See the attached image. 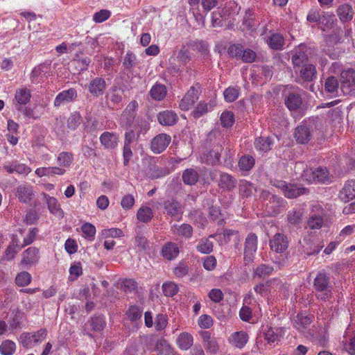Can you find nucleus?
<instances>
[{
	"label": "nucleus",
	"mask_w": 355,
	"mask_h": 355,
	"mask_svg": "<svg viewBox=\"0 0 355 355\" xmlns=\"http://www.w3.org/2000/svg\"><path fill=\"white\" fill-rule=\"evenodd\" d=\"M304 92L297 86L286 85L282 90L284 104L290 111L302 108Z\"/></svg>",
	"instance_id": "obj_1"
},
{
	"label": "nucleus",
	"mask_w": 355,
	"mask_h": 355,
	"mask_svg": "<svg viewBox=\"0 0 355 355\" xmlns=\"http://www.w3.org/2000/svg\"><path fill=\"white\" fill-rule=\"evenodd\" d=\"M313 288L318 300L326 302L333 296L329 277L324 272H320L318 273L313 281Z\"/></svg>",
	"instance_id": "obj_2"
},
{
	"label": "nucleus",
	"mask_w": 355,
	"mask_h": 355,
	"mask_svg": "<svg viewBox=\"0 0 355 355\" xmlns=\"http://www.w3.org/2000/svg\"><path fill=\"white\" fill-rule=\"evenodd\" d=\"M201 93L200 85L197 83L193 86H191L187 91L183 98L180 103V108L182 111H188L191 110L195 103L198 99V96Z\"/></svg>",
	"instance_id": "obj_3"
},
{
	"label": "nucleus",
	"mask_w": 355,
	"mask_h": 355,
	"mask_svg": "<svg viewBox=\"0 0 355 355\" xmlns=\"http://www.w3.org/2000/svg\"><path fill=\"white\" fill-rule=\"evenodd\" d=\"M340 89L345 94L355 91V70L348 69L340 73Z\"/></svg>",
	"instance_id": "obj_4"
},
{
	"label": "nucleus",
	"mask_w": 355,
	"mask_h": 355,
	"mask_svg": "<svg viewBox=\"0 0 355 355\" xmlns=\"http://www.w3.org/2000/svg\"><path fill=\"white\" fill-rule=\"evenodd\" d=\"M46 337V329H40L36 332L23 333L20 336V341L23 346L26 348H31L35 344L42 342Z\"/></svg>",
	"instance_id": "obj_5"
},
{
	"label": "nucleus",
	"mask_w": 355,
	"mask_h": 355,
	"mask_svg": "<svg viewBox=\"0 0 355 355\" xmlns=\"http://www.w3.org/2000/svg\"><path fill=\"white\" fill-rule=\"evenodd\" d=\"M309 182L325 183L329 180V173L325 167H318L313 171H304L303 175Z\"/></svg>",
	"instance_id": "obj_6"
},
{
	"label": "nucleus",
	"mask_w": 355,
	"mask_h": 355,
	"mask_svg": "<svg viewBox=\"0 0 355 355\" xmlns=\"http://www.w3.org/2000/svg\"><path fill=\"white\" fill-rule=\"evenodd\" d=\"M295 73L298 75L295 82L302 84V82H312L317 76V70L315 67L309 63L298 69H295Z\"/></svg>",
	"instance_id": "obj_7"
},
{
	"label": "nucleus",
	"mask_w": 355,
	"mask_h": 355,
	"mask_svg": "<svg viewBox=\"0 0 355 355\" xmlns=\"http://www.w3.org/2000/svg\"><path fill=\"white\" fill-rule=\"evenodd\" d=\"M171 141V137L165 133H161L153 138L150 142V150L155 154L164 152Z\"/></svg>",
	"instance_id": "obj_8"
},
{
	"label": "nucleus",
	"mask_w": 355,
	"mask_h": 355,
	"mask_svg": "<svg viewBox=\"0 0 355 355\" xmlns=\"http://www.w3.org/2000/svg\"><path fill=\"white\" fill-rule=\"evenodd\" d=\"M39 258V250L35 247H30L23 252L20 265L28 269L36 264Z\"/></svg>",
	"instance_id": "obj_9"
},
{
	"label": "nucleus",
	"mask_w": 355,
	"mask_h": 355,
	"mask_svg": "<svg viewBox=\"0 0 355 355\" xmlns=\"http://www.w3.org/2000/svg\"><path fill=\"white\" fill-rule=\"evenodd\" d=\"M270 249L277 252L282 254L288 247V241L284 234L277 233L270 241Z\"/></svg>",
	"instance_id": "obj_10"
},
{
	"label": "nucleus",
	"mask_w": 355,
	"mask_h": 355,
	"mask_svg": "<svg viewBox=\"0 0 355 355\" xmlns=\"http://www.w3.org/2000/svg\"><path fill=\"white\" fill-rule=\"evenodd\" d=\"M15 196L21 202L27 204L33 199L35 193L32 186L22 184L16 188Z\"/></svg>",
	"instance_id": "obj_11"
},
{
	"label": "nucleus",
	"mask_w": 355,
	"mask_h": 355,
	"mask_svg": "<svg viewBox=\"0 0 355 355\" xmlns=\"http://www.w3.org/2000/svg\"><path fill=\"white\" fill-rule=\"evenodd\" d=\"M163 206L166 214L172 218L180 217L183 212L181 204L173 198L164 200Z\"/></svg>",
	"instance_id": "obj_12"
},
{
	"label": "nucleus",
	"mask_w": 355,
	"mask_h": 355,
	"mask_svg": "<svg viewBox=\"0 0 355 355\" xmlns=\"http://www.w3.org/2000/svg\"><path fill=\"white\" fill-rule=\"evenodd\" d=\"M237 181L232 175L227 173H221L218 181L220 189L224 191H231L236 186Z\"/></svg>",
	"instance_id": "obj_13"
},
{
	"label": "nucleus",
	"mask_w": 355,
	"mask_h": 355,
	"mask_svg": "<svg viewBox=\"0 0 355 355\" xmlns=\"http://www.w3.org/2000/svg\"><path fill=\"white\" fill-rule=\"evenodd\" d=\"M339 198L345 202L355 198V180H347L339 193Z\"/></svg>",
	"instance_id": "obj_14"
},
{
	"label": "nucleus",
	"mask_w": 355,
	"mask_h": 355,
	"mask_svg": "<svg viewBox=\"0 0 355 355\" xmlns=\"http://www.w3.org/2000/svg\"><path fill=\"white\" fill-rule=\"evenodd\" d=\"M257 248V236L254 234H250L245 239V246L244 250V258L246 260L252 259V255L256 252Z\"/></svg>",
	"instance_id": "obj_15"
},
{
	"label": "nucleus",
	"mask_w": 355,
	"mask_h": 355,
	"mask_svg": "<svg viewBox=\"0 0 355 355\" xmlns=\"http://www.w3.org/2000/svg\"><path fill=\"white\" fill-rule=\"evenodd\" d=\"M106 88V83L103 78L97 77L89 84L88 89L91 94L95 96L103 95Z\"/></svg>",
	"instance_id": "obj_16"
},
{
	"label": "nucleus",
	"mask_w": 355,
	"mask_h": 355,
	"mask_svg": "<svg viewBox=\"0 0 355 355\" xmlns=\"http://www.w3.org/2000/svg\"><path fill=\"white\" fill-rule=\"evenodd\" d=\"M283 191L285 196L289 198H295L297 196L304 194L306 192V189L297 186L294 184H285L283 187Z\"/></svg>",
	"instance_id": "obj_17"
},
{
	"label": "nucleus",
	"mask_w": 355,
	"mask_h": 355,
	"mask_svg": "<svg viewBox=\"0 0 355 355\" xmlns=\"http://www.w3.org/2000/svg\"><path fill=\"white\" fill-rule=\"evenodd\" d=\"M292 62L293 64L295 70L298 69L302 67L309 64L308 55L301 49H295L292 56Z\"/></svg>",
	"instance_id": "obj_18"
},
{
	"label": "nucleus",
	"mask_w": 355,
	"mask_h": 355,
	"mask_svg": "<svg viewBox=\"0 0 355 355\" xmlns=\"http://www.w3.org/2000/svg\"><path fill=\"white\" fill-rule=\"evenodd\" d=\"M77 97V92L73 88H70L60 92L55 98L54 104L59 106L64 102H70Z\"/></svg>",
	"instance_id": "obj_19"
},
{
	"label": "nucleus",
	"mask_w": 355,
	"mask_h": 355,
	"mask_svg": "<svg viewBox=\"0 0 355 355\" xmlns=\"http://www.w3.org/2000/svg\"><path fill=\"white\" fill-rule=\"evenodd\" d=\"M119 138L116 135L109 132H103L100 137V141L106 148L113 149L117 146Z\"/></svg>",
	"instance_id": "obj_20"
},
{
	"label": "nucleus",
	"mask_w": 355,
	"mask_h": 355,
	"mask_svg": "<svg viewBox=\"0 0 355 355\" xmlns=\"http://www.w3.org/2000/svg\"><path fill=\"white\" fill-rule=\"evenodd\" d=\"M162 253L164 258L171 260L178 255L179 248L176 243L168 242L163 246Z\"/></svg>",
	"instance_id": "obj_21"
},
{
	"label": "nucleus",
	"mask_w": 355,
	"mask_h": 355,
	"mask_svg": "<svg viewBox=\"0 0 355 355\" xmlns=\"http://www.w3.org/2000/svg\"><path fill=\"white\" fill-rule=\"evenodd\" d=\"M295 137L298 143L304 144L310 140L311 132L306 126L300 125L295 129Z\"/></svg>",
	"instance_id": "obj_22"
},
{
	"label": "nucleus",
	"mask_w": 355,
	"mask_h": 355,
	"mask_svg": "<svg viewBox=\"0 0 355 355\" xmlns=\"http://www.w3.org/2000/svg\"><path fill=\"white\" fill-rule=\"evenodd\" d=\"M157 119L162 125H173L176 123L178 116L175 112H159Z\"/></svg>",
	"instance_id": "obj_23"
},
{
	"label": "nucleus",
	"mask_w": 355,
	"mask_h": 355,
	"mask_svg": "<svg viewBox=\"0 0 355 355\" xmlns=\"http://www.w3.org/2000/svg\"><path fill=\"white\" fill-rule=\"evenodd\" d=\"M177 344L181 349L187 350L193 345V337L189 333H181L177 338Z\"/></svg>",
	"instance_id": "obj_24"
},
{
	"label": "nucleus",
	"mask_w": 355,
	"mask_h": 355,
	"mask_svg": "<svg viewBox=\"0 0 355 355\" xmlns=\"http://www.w3.org/2000/svg\"><path fill=\"white\" fill-rule=\"evenodd\" d=\"M248 336L244 331L234 333L230 337L231 343L236 347L242 348L248 342Z\"/></svg>",
	"instance_id": "obj_25"
},
{
	"label": "nucleus",
	"mask_w": 355,
	"mask_h": 355,
	"mask_svg": "<svg viewBox=\"0 0 355 355\" xmlns=\"http://www.w3.org/2000/svg\"><path fill=\"white\" fill-rule=\"evenodd\" d=\"M337 14L342 21H349L352 19L354 12L350 6L343 4L337 9Z\"/></svg>",
	"instance_id": "obj_26"
},
{
	"label": "nucleus",
	"mask_w": 355,
	"mask_h": 355,
	"mask_svg": "<svg viewBox=\"0 0 355 355\" xmlns=\"http://www.w3.org/2000/svg\"><path fill=\"white\" fill-rule=\"evenodd\" d=\"M272 145V139L268 137H260L257 138L254 141V146L256 149L264 153L271 150Z\"/></svg>",
	"instance_id": "obj_27"
},
{
	"label": "nucleus",
	"mask_w": 355,
	"mask_h": 355,
	"mask_svg": "<svg viewBox=\"0 0 355 355\" xmlns=\"http://www.w3.org/2000/svg\"><path fill=\"white\" fill-rule=\"evenodd\" d=\"M311 320L307 316L302 313L297 314L293 320L294 327L299 331H303L311 324Z\"/></svg>",
	"instance_id": "obj_28"
},
{
	"label": "nucleus",
	"mask_w": 355,
	"mask_h": 355,
	"mask_svg": "<svg viewBox=\"0 0 355 355\" xmlns=\"http://www.w3.org/2000/svg\"><path fill=\"white\" fill-rule=\"evenodd\" d=\"M199 178L198 173L193 168H187L182 173V180L188 185L195 184Z\"/></svg>",
	"instance_id": "obj_29"
},
{
	"label": "nucleus",
	"mask_w": 355,
	"mask_h": 355,
	"mask_svg": "<svg viewBox=\"0 0 355 355\" xmlns=\"http://www.w3.org/2000/svg\"><path fill=\"white\" fill-rule=\"evenodd\" d=\"M268 46L275 50H281L284 45V38L279 33L272 34L268 40Z\"/></svg>",
	"instance_id": "obj_30"
},
{
	"label": "nucleus",
	"mask_w": 355,
	"mask_h": 355,
	"mask_svg": "<svg viewBox=\"0 0 355 355\" xmlns=\"http://www.w3.org/2000/svg\"><path fill=\"white\" fill-rule=\"evenodd\" d=\"M150 94L153 99L161 101L166 95V87L164 85L156 84L150 89Z\"/></svg>",
	"instance_id": "obj_31"
},
{
	"label": "nucleus",
	"mask_w": 355,
	"mask_h": 355,
	"mask_svg": "<svg viewBox=\"0 0 355 355\" xmlns=\"http://www.w3.org/2000/svg\"><path fill=\"white\" fill-rule=\"evenodd\" d=\"M153 217V210L148 207H141L137 211V218L139 221L147 223L151 220Z\"/></svg>",
	"instance_id": "obj_32"
},
{
	"label": "nucleus",
	"mask_w": 355,
	"mask_h": 355,
	"mask_svg": "<svg viewBox=\"0 0 355 355\" xmlns=\"http://www.w3.org/2000/svg\"><path fill=\"white\" fill-rule=\"evenodd\" d=\"M31 98V92L26 88L19 89L16 91L15 102L19 105L26 104Z\"/></svg>",
	"instance_id": "obj_33"
},
{
	"label": "nucleus",
	"mask_w": 355,
	"mask_h": 355,
	"mask_svg": "<svg viewBox=\"0 0 355 355\" xmlns=\"http://www.w3.org/2000/svg\"><path fill=\"white\" fill-rule=\"evenodd\" d=\"M274 270L272 266L266 264L258 266L254 270L253 276L258 277L260 279H264L270 275Z\"/></svg>",
	"instance_id": "obj_34"
},
{
	"label": "nucleus",
	"mask_w": 355,
	"mask_h": 355,
	"mask_svg": "<svg viewBox=\"0 0 355 355\" xmlns=\"http://www.w3.org/2000/svg\"><path fill=\"white\" fill-rule=\"evenodd\" d=\"M44 196L46 200L47 206L51 213L61 215L62 211L57 199L45 193H44Z\"/></svg>",
	"instance_id": "obj_35"
},
{
	"label": "nucleus",
	"mask_w": 355,
	"mask_h": 355,
	"mask_svg": "<svg viewBox=\"0 0 355 355\" xmlns=\"http://www.w3.org/2000/svg\"><path fill=\"white\" fill-rule=\"evenodd\" d=\"M73 160V155L69 152L60 153L57 158L58 164L63 168L69 167Z\"/></svg>",
	"instance_id": "obj_36"
},
{
	"label": "nucleus",
	"mask_w": 355,
	"mask_h": 355,
	"mask_svg": "<svg viewBox=\"0 0 355 355\" xmlns=\"http://www.w3.org/2000/svg\"><path fill=\"white\" fill-rule=\"evenodd\" d=\"M255 160L251 155L242 156L239 161V166L241 171H248L254 166Z\"/></svg>",
	"instance_id": "obj_37"
},
{
	"label": "nucleus",
	"mask_w": 355,
	"mask_h": 355,
	"mask_svg": "<svg viewBox=\"0 0 355 355\" xmlns=\"http://www.w3.org/2000/svg\"><path fill=\"white\" fill-rule=\"evenodd\" d=\"M187 46L202 55H207L209 52L208 44L202 40L191 41L187 44Z\"/></svg>",
	"instance_id": "obj_38"
},
{
	"label": "nucleus",
	"mask_w": 355,
	"mask_h": 355,
	"mask_svg": "<svg viewBox=\"0 0 355 355\" xmlns=\"http://www.w3.org/2000/svg\"><path fill=\"white\" fill-rule=\"evenodd\" d=\"M307 224L311 230L320 229L324 224L323 217L320 214H313L309 217Z\"/></svg>",
	"instance_id": "obj_39"
},
{
	"label": "nucleus",
	"mask_w": 355,
	"mask_h": 355,
	"mask_svg": "<svg viewBox=\"0 0 355 355\" xmlns=\"http://www.w3.org/2000/svg\"><path fill=\"white\" fill-rule=\"evenodd\" d=\"M21 247H19L17 242L12 240V243L8 246L5 251V259L8 261L12 260L15 254L20 250Z\"/></svg>",
	"instance_id": "obj_40"
},
{
	"label": "nucleus",
	"mask_w": 355,
	"mask_h": 355,
	"mask_svg": "<svg viewBox=\"0 0 355 355\" xmlns=\"http://www.w3.org/2000/svg\"><path fill=\"white\" fill-rule=\"evenodd\" d=\"M69 280L74 281L83 275V268L80 262H73L69 268Z\"/></svg>",
	"instance_id": "obj_41"
},
{
	"label": "nucleus",
	"mask_w": 355,
	"mask_h": 355,
	"mask_svg": "<svg viewBox=\"0 0 355 355\" xmlns=\"http://www.w3.org/2000/svg\"><path fill=\"white\" fill-rule=\"evenodd\" d=\"M142 310L140 309L137 306H130L126 312V315L129 320L131 321H137L140 320L142 315Z\"/></svg>",
	"instance_id": "obj_42"
},
{
	"label": "nucleus",
	"mask_w": 355,
	"mask_h": 355,
	"mask_svg": "<svg viewBox=\"0 0 355 355\" xmlns=\"http://www.w3.org/2000/svg\"><path fill=\"white\" fill-rule=\"evenodd\" d=\"M31 279L32 277L29 272L23 271L16 276L15 282L19 286H25L31 283Z\"/></svg>",
	"instance_id": "obj_43"
},
{
	"label": "nucleus",
	"mask_w": 355,
	"mask_h": 355,
	"mask_svg": "<svg viewBox=\"0 0 355 355\" xmlns=\"http://www.w3.org/2000/svg\"><path fill=\"white\" fill-rule=\"evenodd\" d=\"M137 64L135 55L132 52H128L123 58V66L125 70L130 71Z\"/></svg>",
	"instance_id": "obj_44"
},
{
	"label": "nucleus",
	"mask_w": 355,
	"mask_h": 355,
	"mask_svg": "<svg viewBox=\"0 0 355 355\" xmlns=\"http://www.w3.org/2000/svg\"><path fill=\"white\" fill-rule=\"evenodd\" d=\"M88 324L91 326L94 331H101L105 325V322L102 316H95L88 322Z\"/></svg>",
	"instance_id": "obj_45"
},
{
	"label": "nucleus",
	"mask_w": 355,
	"mask_h": 355,
	"mask_svg": "<svg viewBox=\"0 0 355 355\" xmlns=\"http://www.w3.org/2000/svg\"><path fill=\"white\" fill-rule=\"evenodd\" d=\"M225 99L228 102L234 101L239 94V88L238 87H229L224 92Z\"/></svg>",
	"instance_id": "obj_46"
},
{
	"label": "nucleus",
	"mask_w": 355,
	"mask_h": 355,
	"mask_svg": "<svg viewBox=\"0 0 355 355\" xmlns=\"http://www.w3.org/2000/svg\"><path fill=\"white\" fill-rule=\"evenodd\" d=\"M197 250L204 254H209L213 250V243L208 239H202L198 245Z\"/></svg>",
	"instance_id": "obj_47"
},
{
	"label": "nucleus",
	"mask_w": 355,
	"mask_h": 355,
	"mask_svg": "<svg viewBox=\"0 0 355 355\" xmlns=\"http://www.w3.org/2000/svg\"><path fill=\"white\" fill-rule=\"evenodd\" d=\"M339 87V83L336 78L330 76L327 78L324 84L325 90L329 93H333L337 91Z\"/></svg>",
	"instance_id": "obj_48"
},
{
	"label": "nucleus",
	"mask_w": 355,
	"mask_h": 355,
	"mask_svg": "<svg viewBox=\"0 0 355 355\" xmlns=\"http://www.w3.org/2000/svg\"><path fill=\"white\" fill-rule=\"evenodd\" d=\"M254 190L252 184L247 181H243L239 184V192L243 197H249Z\"/></svg>",
	"instance_id": "obj_49"
},
{
	"label": "nucleus",
	"mask_w": 355,
	"mask_h": 355,
	"mask_svg": "<svg viewBox=\"0 0 355 355\" xmlns=\"http://www.w3.org/2000/svg\"><path fill=\"white\" fill-rule=\"evenodd\" d=\"M256 58L257 54L254 51L250 49H243V52L241 53L240 59H241L243 62L252 63L257 60Z\"/></svg>",
	"instance_id": "obj_50"
},
{
	"label": "nucleus",
	"mask_w": 355,
	"mask_h": 355,
	"mask_svg": "<svg viewBox=\"0 0 355 355\" xmlns=\"http://www.w3.org/2000/svg\"><path fill=\"white\" fill-rule=\"evenodd\" d=\"M0 351L3 355H11L15 351V344L12 341L6 340L0 346Z\"/></svg>",
	"instance_id": "obj_51"
},
{
	"label": "nucleus",
	"mask_w": 355,
	"mask_h": 355,
	"mask_svg": "<svg viewBox=\"0 0 355 355\" xmlns=\"http://www.w3.org/2000/svg\"><path fill=\"white\" fill-rule=\"evenodd\" d=\"M264 339L271 344L279 340V334L272 327H268L263 332Z\"/></svg>",
	"instance_id": "obj_52"
},
{
	"label": "nucleus",
	"mask_w": 355,
	"mask_h": 355,
	"mask_svg": "<svg viewBox=\"0 0 355 355\" xmlns=\"http://www.w3.org/2000/svg\"><path fill=\"white\" fill-rule=\"evenodd\" d=\"M81 230L85 236L87 238L88 240L92 241L94 239L96 228L93 225L87 223H85L82 225Z\"/></svg>",
	"instance_id": "obj_53"
},
{
	"label": "nucleus",
	"mask_w": 355,
	"mask_h": 355,
	"mask_svg": "<svg viewBox=\"0 0 355 355\" xmlns=\"http://www.w3.org/2000/svg\"><path fill=\"white\" fill-rule=\"evenodd\" d=\"M220 122L221 125L225 128L231 127L234 123L233 112H222Z\"/></svg>",
	"instance_id": "obj_54"
},
{
	"label": "nucleus",
	"mask_w": 355,
	"mask_h": 355,
	"mask_svg": "<svg viewBox=\"0 0 355 355\" xmlns=\"http://www.w3.org/2000/svg\"><path fill=\"white\" fill-rule=\"evenodd\" d=\"M82 123V118L79 112H73L68 118L67 125L69 128L74 130Z\"/></svg>",
	"instance_id": "obj_55"
},
{
	"label": "nucleus",
	"mask_w": 355,
	"mask_h": 355,
	"mask_svg": "<svg viewBox=\"0 0 355 355\" xmlns=\"http://www.w3.org/2000/svg\"><path fill=\"white\" fill-rule=\"evenodd\" d=\"M243 46L240 44H234L227 49L228 55L232 58H240L243 52Z\"/></svg>",
	"instance_id": "obj_56"
},
{
	"label": "nucleus",
	"mask_w": 355,
	"mask_h": 355,
	"mask_svg": "<svg viewBox=\"0 0 355 355\" xmlns=\"http://www.w3.org/2000/svg\"><path fill=\"white\" fill-rule=\"evenodd\" d=\"M162 290L166 296L172 297L178 293V288L175 283L169 282L163 284Z\"/></svg>",
	"instance_id": "obj_57"
},
{
	"label": "nucleus",
	"mask_w": 355,
	"mask_h": 355,
	"mask_svg": "<svg viewBox=\"0 0 355 355\" xmlns=\"http://www.w3.org/2000/svg\"><path fill=\"white\" fill-rule=\"evenodd\" d=\"M187 47V45H182L177 56L178 61L182 62L184 64H187L191 58L190 53Z\"/></svg>",
	"instance_id": "obj_58"
},
{
	"label": "nucleus",
	"mask_w": 355,
	"mask_h": 355,
	"mask_svg": "<svg viewBox=\"0 0 355 355\" xmlns=\"http://www.w3.org/2000/svg\"><path fill=\"white\" fill-rule=\"evenodd\" d=\"M302 211L300 209L292 210L288 214V220L289 223L293 225H296L300 223L302 216Z\"/></svg>",
	"instance_id": "obj_59"
},
{
	"label": "nucleus",
	"mask_w": 355,
	"mask_h": 355,
	"mask_svg": "<svg viewBox=\"0 0 355 355\" xmlns=\"http://www.w3.org/2000/svg\"><path fill=\"white\" fill-rule=\"evenodd\" d=\"M270 281H268L266 283L259 284L254 286V290L257 293L261 296H266L270 292Z\"/></svg>",
	"instance_id": "obj_60"
},
{
	"label": "nucleus",
	"mask_w": 355,
	"mask_h": 355,
	"mask_svg": "<svg viewBox=\"0 0 355 355\" xmlns=\"http://www.w3.org/2000/svg\"><path fill=\"white\" fill-rule=\"evenodd\" d=\"M189 272V267L184 263H180L173 270V273L177 277L186 276Z\"/></svg>",
	"instance_id": "obj_61"
},
{
	"label": "nucleus",
	"mask_w": 355,
	"mask_h": 355,
	"mask_svg": "<svg viewBox=\"0 0 355 355\" xmlns=\"http://www.w3.org/2000/svg\"><path fill=\"white\" fill-rule=\"evenodd\" d=\"M110 16V12L107 10H101L94 15L93 19L96 23H101L107 19Z\"/></svg>",
	"instance_id": "obj_62"
},
{
	"label": "nucleus",
	"mask_w": 355,
	"mask_h": 355,
	"mask_svg": "<svg viewBox=\"0 0 355 355\" xmlns=\"http://www.w3.org/2000/svg\"><path fill=\"white\" fill-rule=\"evenodd\" d=\"M198 324L202 329H209L213 324V320L211 316L205 314L200 317Z\"/></svg>",
	"instance_id": "obj_63"
},
{
	"label": "nucleus",
	"mask_w": 355,
	"mask_h": 355,
	"mask_svg": "<svg viewBox=\"0 0 355 355\" xmlns=\"http://www.w3.org/2000/svg\"><path fill=\"white\" fill-rule=\"evenodd\" d=\"M178 234L185 237H191L193 232V227L189 224H182L179 226L178 230Z\"/></svg>",
	"instance_id": "obj_64"
}]
</instances>
